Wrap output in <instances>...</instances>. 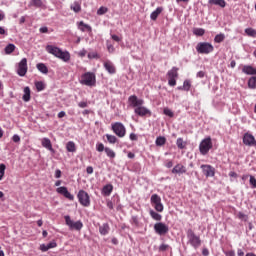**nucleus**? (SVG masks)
I'll list each match as a JSON object with an SVG mask.
<instances>
[{
  "mask_svg": "<svg viewBox=\"0 0 256 256\" xmlns=\"http://www.w3.org/2000/svg\"><path fill=\"white\" fill-rule=\"evenodd\" d=\"M23 101L28 103V101H31V89L27 86L24 88V95L22 96Z\"/></svg>",
  "mask_w": 256,
  "mask_h": 256,
  "instance_id": "nucleus-23",
  "label": "nucleus"
},
{
  "mask_svg": "<svg viewBox=\"0 0 256 256\" xmlns=\"http://www.w3.org/2000/svg\"><path fill=\"white\" fill-rule=\"evenodd\" d=\"M112 131L117 135V137L123 138L127 135V129L121 122H116L112 124Z\"/></svg>",
  "mask_w": 256,
  "mask_h": 256,
  "instance_id": "nucleus-9",
  "label": "nucleus"
},
{
  "mask_svg": "<svg viewBox=\"0 0 256 256\" xmlns=\"http://www.w3.org/2000/svg\"><path fill=\"white\" fill-rule=\"evenodd\" d=\"M107 11H109V9L107 7L101 6L97 10V15H105V13H107Z\"/></svg>",
  "mask_w": 256,
  "mask_h": 256,
  "instance_id": "nucleus-47",
  "label": "nucleus"
},
{
  "mask_svg": "<svg viewBox=\"0 0 256 256\" xmlns=\"http://www.w3.org/2000/svg\"><path fill=\"white\" fill-rule=\"evenodd\" d=\"M165 167H167V169H171V167H173V161L169 160L166 162Z\"/></svg>",
  "mask_w": 256,
  "mask_h": 256,
  "instance_id": "nucleus-61",
  "label": "nucleus"
},
{
  "mask_svg": "<svg viewBox=\"0 0 256 256\" xmlns=\"http://www.w3.org/2000/svg\"><path fill=\"white\" fill-rule=\"evenodd\" d=\"M28 70L29 67L27 66V58H23L17 65V75H19V77H25Z\"/></svg>",
  "mask_w": 256,
  "mask_h": 256,
  "instance_id": "nucleus-11",
  "label": "nucleus"
},
{
  "mask_svg": "<svg viewBox=\"0 0 256 256\" xmlns=\"http://www.w3.org/2000/svg\"><path fill=\"white\" fill-rule=\"evenodd\" d=\"M81 85H86V87H95V84L97 83V78L95 76V73L93 72H86L81 76L80 79Z\"/></svg>",
  "mask_w": 256,
  "mask_h": 256,
  "instance_id": "nucleus-3",
  "label": "nucleus"
},
{
  "mask_svg": "<svg viewBox=\"0 0 256 256\" xmlns=\"http://www.w3.org/2000/svg\"><path fill=\"white\" fill-rule=\"evenodd\" d=\"M86 172H87L88 175H93V167L92 166H88L86 168Z\"/></svg>",
  "mask_w": 256,
  "mask_h": 256,
  "instance_id": "nucleus-58",
  "label": "nucleus"
},
{
  "mask_svg": "<svg viewBox=\"0 0 256 256\" xmlns=\"http://www.w3.org/2000/svg\"><path fill=\"white\" fill-rule=\"evenodd\" d=\"M111 39H113V41H116V43H119L121 41V37H119L115 34L111 35Z\"/></svg>",
  "mask_w": 256,
  "mask_h": 256,
  "instance_id": "nucleus-53",
  "label": "nucleus"
},
{
  "mask_svg": "<svg viewBox=\"0 0 256 256\" xmlns=\"http://www.w3.org/2000/svg\"><path fill=\"white\" fill-rule=\"evenodd\" d=\"M35 87L37 91H43L45 89V83L43 81L35 82Z\"/></svg>",
  "mask_w": 256,
  "mask_h": 256,
  "instance_id": "nucleus-41",
  "label": "nucleus"
},
{
  "mask_svg": "<svg viewBox=\"0 0 256 256\" xmlns=\"http://www.w3.org/2000/svg\"><path fill=\"white\" fill-rule=\"evenodd\" d=\"M168 85L170 87H175L177 85V79L179 78V68L172 67L171 70L167 72Z\"/></svg>",
  "mask_w": 256,
  "mask_h": 256,
  "instance_id": "nucleus-7",
  "label": "nucleus"
},
{
  "mask_svg": "<svg viewBox=\"0 0 256 256\" xmlns=\"http://www.w3.org/2000/svg\"><path fill=\"white\" fill-rule=\"evenodd\" d=\"M107 51L108 53H115V46H113V44H111L109 41H107Z\"/></svg>",
  "mask_w": 256,
  "mask_h": 256,
  "instance_id": "nucleus-48",
  "label": "nucleus"
},
{
  "mask_svg": "<svg viewBox=\"0 0 256 256\" xmlns=\"http://www.w3.org/2000/svg\"><path fill=\"white\" fill-rule=\"evenodd\" d=\"M111 193H113V186L111 184L105 185L102 188V194H104L105 197H109V195H111Z\"/></svg>",
  "mask_w": 256,
  "mask_h": 256,
  "instance_id": "nucleus-24",
  "label": "nucleus"
},
{
  "mask_svg": "<svg viewBox=\"0 0 256 256\" xmlns=\"http://www.w3.org/2000/svg\"><path fill=\"white\" fill-rule=\"evenodd\" d=\"M55 178H56V179H61V170L57 169V170L55 171Z\"/></svg>",
  "mask_w": 256,
  "mask_h": 256,
  "instance_id": "nucleus-60",
  "label": "nucleus"
},
{
  "mask_svg": "<svg viewBox=\"0 0 256 256\" xmlns=\"http://www.w3.org/2000/svg\"><path fill=\"white\" fill-rule=\"evenodd\" d=\"M106 138L108 143H111L114 145V143H117V137L115 135L106 134Z\"/></svg>",
  "mask_w": 256,
  "mask_h": 256,
  "instance_id": "nucleus-39",
  "label": "nucleus"
},
{
  "mask_svg": "<svg viewBox=\"0 0 256 256\" xmlns=\"http://www.w3.org/2000/svg\"><path fill=\"white\" fill-rule=\"evenodd\" d=\"M249 89H256V76H252L248 80Z\"/></svg>",
  "mask_w": 256,
  "mask_h": 256,
  "instance_id": "nucleus-33",
  "label": "nucleus"
},
{
  "mask_svg": "<svg viewBox=\"0 0 256 256\" xmlns=\"http://www.w3.org/2000/svg\"><path fill=\"white\" fill-rule=\"evenodd\" d=\"M193 34L196 35L197 37H203L205 35V29H203V28H194L193 29Z\"/></svg>",
  "mask_w": 256,
  "mask_h": 256,
  "instance_id": "nucleus-35",
  "label": "nucleus"
},
{
  "mask_svg": "<svg viewBox=\"0 0 256 256\" xmlns=\"http://www.w3.org/2000/svg\"><path fill=\"white\" fill-rule=\"evenodd\" d=\"M48 249H55L57 247V242H50L47 244Z\"/></svg>",
  "mask_w": 256,
  "mask_h": 256,
  "instance_id": "nucleus-54",
  "label": "nucleus"
},
{
  "mask_svg": "<svg viewBox=\"0 0 256 256\" xmlns=\"http://www.w3.org/2000/svg\"><path fill=\"white\" fill-rule=\"evenodd\" d=\"M56 57L57 59H61V61H64V63H69V61H71V53H69V51L60 50L58 56Z\"/></svg>",
  "mask_w": 256,
  "mask_h": 256,
  "instance_id": "nucleus-18",
  "label": "nucleus"
},
{
  "mask_svg": "<svg viewBox=\"0 0 256 256\" xmlns=\"http://www.w3.org/2000/svg\"><path fill=\"white\" fill-rule=\"evenodd\" d=\"M78 107H80L81 109H85V107H88V104L87 102L82 101L78 104Z\"/></svg>",
  "mask_w": 256,
  "mask_h": 256,
  "instance_id": "nucleus-57",
  "label": "nucleus"
},
{
  "mask_svg": "<svg viewBox=\"0 0 256 256\" xmlns=\"http://www.w3.org/2000/svg\"><path fill=\"white\" fill-rule=\"evenodd\" d=\"M137 139H138L137 134H135V133L130 134V140L131 141H137Z\"/></svg>",
  "mask_w": 256,
  "mask_h": 256,
  "instance_id": "nucleus-59",
  "label": "nucleus"
},
{
  "mask_svg": "<svg viewBox=\"0 0 256 256\" xmlns=\"http://www.w3.org/2000/svg\"><path fill=\"white\" fill-rule=\"evenodd\" d=\"M79 29L80 31H83V32L88 31L89 33H91L92 31L91 26L89 24H85V22L83 21L79 22Z\"/></svg>",
  "mask_w": 256,
  "mask_h": 256,
  "instance_id": "nucleus-29",
  "label": "nucleus"
},
{
  "mask_svg": "<svg viewBox=\"0 0 256 256\" xmlns=\"http://www.w3.org/2000/svg\"><path fill=\"white\" fill-rule=\"evenodd\" d=\"M196 51L201 55H209V53H213V51H215V47H213L209 42H199L196 45Z\"/></svg>",
  "mask_w": 256,
  "mask_h": 256,
  "instance_id": "nucleus-4",
  "label": "nucleus"
},
{
  "mask_svg": "<svg viewBox=\"0 0 256 256\" xmlns=\"http://www.w3.org/2000/svg\"><path fill=\"white\" fill-rule=\"evenodd\" d=\"M0 35H3V36L7 35V30L3 26H0Z\"/></svg>",
  "mask_w": 256,
  "mask_h": 256,
  "instance_id": "nucleus-56",
  "label": "nucleus"
},
{
  "mask_svg": "<svg viewBox=\"0 0 256 256\" xmlns=\"http://www.w3.org/2000/svg\"><path fill=\"white\" fill-rule=\"evenodd\" d=\"M200 169H202V173L205 177H215V168L213 166L209 164H202Z\"/></svg>",
  "mask_w": 256,
  "mask_h": 256,
  "instance_id": "nucleus-13",
  "label": "nucleus"
},
{
  "mask_svg": "<svg viewBox=\"0 0 256 256\" xmlns=\"http://www.w3.org/2000/svg\"><path fill=\"white\" fill-rule=\"evenodd\" d=\"M99 55L97 53H89L88 54V59H97Z\"/></svg>",
  "mask_w": 256,
  "mask_h": 256,
  "instance_id": "nucleus-55",
  "label": "nucleus"
},
{
  "mask_svg": "<svg viewBox=\"0 0 256 256\" xmlns=\"http://www.w3.org/2000/svg\"><path fill=\"white\" fill-rule=\"evenodd\" d=\"M66 149H67L68 153H75L77 151V147L75 146V142L69 141L66 144Z\"/></svg>",
  "mask_w": 256,
  "mask_h": 256,
  "instance_id": "nucleus-28",
  "label": "nucleus"
},
{
  "mask_svg": "<svg viewBox=\"0 0 256 256\" xmlns=\"http://www.w3.org/2000/svg\"><path fill=\"white\" fill-rule=\"evenodd\" d=\"M237 217L241 221H248V219H249V216H247V214H245L243 212H238Z\"/></svg>",
  "mask_w": 256,
  "mask_h": 256,
  "instance_id": "nucleus-45",
  "label": "nucleus"
},
{
  "mask_svg": "<svg viewBox=\"0 0 256 256\" xmlns=\"http://www.w3.org/2000/svg\"><path fill=\"white\" fill-rule=\"evenodd\" d=\"M250 185L252 186V189H256V179H255V176H250Z\"/></svg>",
  "mask_w": 256,
  "mask_h": 256,
  "instance_id": "nucleus-50",
  "label": "nucleus"
},
{
  "mask_svg": "<svg viewBox=\"0 0 256 256\" xmlns=\"http://www.w3.org/2000/svg\"><path fill=\"white\" fill-rule=\"evenodd\" d=\"M12 141L14 143H19L21 141V137H19V135L15 134L13 137H12Z\"/></svg>",
  "mask_w": 256,
  "mask_h": 256,
  "instance_id": "nucleus-52",
  "label": "nucleus"
},
{
  "mask_svg": "<svg viewBox=\"0 0 256 256\" xmlns=\"http://www.w3.org/2000/svg\"><path fill=\"white\" fill-rule=\"evenodd\" d=\"M208 5H217L218 7H221V9H225V7H227V2H225V0H209Z\"/></svg>",
  "mask_w": 256,
  "mask_h": 256,
  "instance_id": "nucleus-21",
  "label": "nucleus"
},
{
  "mask_svg": "<svg viewBox=\"0 0 256 256\" xmlns=\"http://www.w3.org/2000/svg\"><path fill=\"white\" fill-rule=\"evenodd\" d=\"M197 77H199L200 79H203V77H205V72L199 71V72L197 73Z\"/></svg>",
  "mask_w": 256,
  "mask_h": 256,
  "instance_id": "nucleus-63",
  "label": "nucleus"
},
{
  "mask_svg": "<svg viewBox=\"0 0 256 256\" xmlns=\"http://www.w3.org/2000/svg\"><path fill=\"white\" fill-rule=\"evenodd\" d=\"M42 146L45 147V149H48V151H53V145L51 144V140L49 138L42 139Z\"/></svg>",
  "mask_w": 256,
  "mask_h": 256,
  "instance_id": "nucleus-27",
  "label": "nucleus"
},
{
  "mask_svg": "<svg viewBox=\"0 0 256 256\" xmlns=\"http://www.w3.org/2000/svg\"><path fill=\"white\" fill-rule=\"evenodd\" d=\"M224 41H225V34L223 33L216 35L214 38L215 43H223Z\"/></svg>",
  "mask_w": 256,
  "mask_h": 256,
  "instance_id": "nucleus-37",
  "label": "nucleus"
},
{
  "mask_svg": "<svg viewBox=\"0 0 256 256\" xmlns=\"http://www.w3.org/2000/svg\"><path fill=\"white\" fill-rule=\"evenodd\" d=\"M47 53H50V55H54V57H57L59 53L61 52V48L53 46V45H47L46 46Z\"/></svg>",
  "mask_w": 256,
  "mask_h": 256,
  "instance_id": "nucleus-19",
  "label": "nucleus"
},
{
  "mask_svg": "<svg viewBox=\"0 0 256 256\" xmlns=\"http://www.w3.org/2000/svg\"><path fill=\"white\" fill-rule=\"evenodd\" d=\"M104 151H105L107 157H109L110 159H115L116 154H115V151H113V149L106 147Z\"/></svg>",
  "mask_w": 256,
  "mask_h": 256,
  "instance_id": "nucleus-36",
  "label": "nucleus"
},
{
  "mask_svg": "<svg viewBox=\"0 0 256 256\" xmlns=\"http://www.w3.org/2000/svg\"><path fill=\"white\" fill-rule=\"evenodd\" d=\"M109 231H111V228L108 223H104L99 227L100 235H109Z\"/></svg>",
  "mask_w": 256,
  "mask_h": 256,
  "instance_id": "nucleus-22",
  "label": "nucleus"
},
{
  "mask_svg": "<svg viewBox=\"0 0 256 256\" xmlns=\"http://www.w3.org/2000/svg\"><path fill=\"white\" fill-rule=\"evenodd\" d=\"M154 231L157 235H167L169 233V226L163 222H158L154 225Z\"/></svg>",
  "mask_w": 256,
  "mask_h": 256,
  "instance_id": "nucleus-12",
  "label": "nucleus"
},
{
  "mask_svg": "<svg viewBox=\"0 0 256 256\" xmlns=\"http://www.w3.org/2000/svg\"><path fill=\"white\" fill-rule=\"evenodd\" d=\"M104 69L107 70V72L110 75H115L117 73V68L115 67V64L111 62L110 60L104 62Z\"/></svg>",
  "mask_w": 256,
  "mask_h": 256,
  "instance_id": "nucleus-16",
  "label": "nucleus"
},
{
  "mask_svg": "<svg viewBox=\"0 0 256 256\" xmlns=\"http://www.w3.org/2000/svg\"><path fill=\"white\" fill-rule=\"evenodd\" d=\"M5 169H7V166H5V164H0V181L5 177Z\"/></svg>",
  "mask_w": 256,
  "mask_h": 256,
  "instance_id": "nucleus-44",
  "label": "nucleus"
},
{
  "mask_svg": "<svg viewBox=\"0 0 256 256\" xmlns=\"http://www.w3.org/2000/svg\"><path fill=\"white\" fill-rule=\"evenodd\" d=\"M176 145L178 149H185L187 147V141H184L183 138H178L176 140Z\"/></svg>",
  "mask_w": 256,
  "mask_h": 256,
  "instance_id": "nucleus-30",
  "label": "nucleus"
},
{
  "mask_svg": "<svg viewBox=\"0 0 256 256\" xmlns=\"http://www.w3.org/2000/svg\"><path fill=\"white\" fill-rule=\"evenodd\" d=\"M31 5H33V7H43V0H31Z\"/></svg>",
  "mask_w": 256,
  "mask_h": 256,
  "instance_id": "nucleus-42",
  "label": "nucleus"
},
{
  "mask_svg": "<svg viewBox=\"0 0 256 256\" xmlns=\"http://www.w3.org/2000/svg\"><path fill=\"white\" fill-rule=\"evenodd\" d=\"M191 89V81L185 80L183 83V91H189Z\"/></svg>",
  "mask_w": 256,
  "mask_h": 256,
  "instance_id": "nucleus-46",
  "label": "nucleus"
},
{
  "mask_svg": "<svg viewBox=\"0 0 256 256\" xmlns=\"http://www.w3.org/2000/svg\"><path fill=\"white\" fill-rule=\"evenodd\" d=\"M164 115H166L167 117L173 118L175 117V114L173 113V111L169 108H164L163 110Z\"/></svg>",
  "mask_w": 256,
  "mask_h": 256,
  "instance_id": "nucleus-43",
  "label": "nucleus"
},
{
  "mask_svg": "<svg viewBox=\"0 0 256 256\" xmlns=\"http://www.w3.org/2000/svg\"><path fill=\"white\" fill-rule=\"evenodd\" d=\"M242 73L245 75H256V68L251 65L242 66Z\"/></svg>",
  "mask_w": 256,
  "mask_h": 256,
  "instance_id": "nucleus-20",
  "label": "nucleus"
},
{
  "mask_svg": "<svg viewBox=\"0 0 256 256\" xmlns=\"http://www.w3.org/2000/svg\"><path fill=\"white\" fill-rule=\"evenodd\" d=\"M64 219L71 231H81L83 229V222H81V220L74 222L69 215L64 216Z\"/></svg>",
  "mask_w": 256,
  "mask_h": 256,
  "instance_id": "nucleus-6",
  "label": "nucleus"
},
{
  "mask_svg": "<svg viewBox=\"0 0 256 256\" xmlns=\"http://www.w3.org/2000/svg\"><path fill=\"white\" fill-rule=\"evenodd\" d=\"M186 235L188 243L191 245V247H193L194 249H199V247H201V237L197 236L193 229H188Z\"/></svg>",
  "mask_w": 256,
  "mask_h": 256,
  "instance_id": "nucleus-2",
  "label": "nucleus"
},
{
  "mask_svg": "<svg viewBox=\"0 0 256 256\" xmlns=\"http://www.w3.org/2000/svg\"><path fill=\"white\" fill-rule=\"evenodd\" d=\"M245 33L248 37H256V30L253 28H246Z\"/></svg>",
  "mask_w": 256,
  "mask_h": 256,
  "instance_id": "nucleus-40",
  "label": "nucleus"
},
{
  "mask_svg": "<svg viewBox=\"0 0 256 256\" xmlns=\"http://www.w3.org/2000/svg\"><path fill=\"white\" fill-rule=\"evenodd\" d=\"M149 213L152 219H154V221H161V219H163V216H161V214L155 212L154 210H150Z\"/></svg>",
  "mask_w": 256,
  "mask_h": 256,
  "instance_id": "nucleus-31",
  "label": "nucleus"
},
{
  "mask_svg": "<svg viewBox=\"0 0 256 256\" xmlns=\"http://www.w3.org/2000/svg\"><path fill=\"white\" fill-rule=\"evenodd\" d=\"M172 173L174 175H183L187 173V168L183 164L179 163L174 166Z\"/></svg>",
  "mask_w": 256,
  "mask_h": 256,
  "instance_id": "nucleus-17",
  "label": "nucleus"
},
{
  "mask_svg": "<svg viewBox=\"0 0 256 256\" xmlns=\"http://www.w3.org/2000/svg\"><path fill=\"white\" fill-rule=\"evenodd\" d=\"M128 103L134 108V113L138 115V117H151V110L143 106L145 103L143 99H138L136 95H132L128 98Z\"/></svg>",
  "mask_w": 256,
  "mask_h": 256,
  "instance_id": "nucleus-1",
  "label": "nucleus"
},
{
  "mask_svg": "<svg viewBox=\"0 0 256 256\" xmlns=\"http://www.w3.org/2000/svg\"><path fill=\"white\" fill-rule=\"evenodd\" d=\"M243 143H244V145H246L248 147H256L255 136H253L249 132L245 133L243 136Z\"/></svg>",
  "mask_w": 256,
  "mask_h": 256,
  "instance_id": "nucleus-14",
  "label": "nucleus"
},
{
  "mask_svg": "<svg viewBox=\"0 0 256 256\" xmlns=\"http://www.w3.org/2000/svg\"><path fill=\"white\" fill-rule=\"evenodd\" d=\"M79 57H85L87 55V50L83 49L78 53Z\"/></svg>",
  "mask_w": 256,
  "mask_h": 256,
  "instance_id": "nucleus-62",
  "label": "nucleus"
},
{
  "mask_svg": "<svg viewBox=\"0 0 256 256\" xmlns=\"http://www.w3.org/2000/svg\"><path fill=\"white\" fill-rule=\"evenodd\" d=\"M36 69H38V71H40V73H43L44 75H47V73H49V68H47V65H45L44 63H38L36 65Z\"/></svg>",
  "mask_w": 256,
  "mask_h": 256,
  "instance_id": "nucleus-26",
  "label": "nucleus"
},
{
  "mask_svg": "<svg viewBox=\"0 0 256 256\" xmlns=\"http://www.w3.org/2000/svg\"><path fill=\"white\" fill-rule=\"evenodd\" d=\"M105 145H103V143H97L96 144V150L99 152V153H103V151H105Z\"/></svg>",
  "mask_w": 256,
  "mask_h": 256,
  "instance_id": "nucleus-49",
  "label": "nucleus"
},
{
  "mask_svg": "<svg viewBox=\"0 0 256 256\" xmlns=\"http://www.w3.org/2000/svg\"><path fill=\"white\" fill-rule=\"evenodd\" d=\"M167 249H169V245L168 244H162V245L159 246V251L160 252L167 251Z\"/></svg>",
  "mask_w": 256,
  "mask_h": 256,
  "instance_id": "nucleus-51",
  "label": "nucleus"
},
{
  "mask_svg": "<svg viewBox=\"0 0 256 256\" xmlns=\"http://www.w3.org/2000/svg\"><path fill=\"white\" fill-rule=\"evenodd\" d=\"M226 256H235V251L231 250L226 252Z\"/></svg>",
  "mask_w": 256,
  "mask_h": 256,
  "instance_id": "nucleus-64",
  "label": "nucleus"
},
{
  "mask_svg": "<svg viewBox=\"0 0 256 256\" xmlns=\"http://www.w3.org/2000/svg\"><path fill=\"white\" fill-rule=\"evenodd\" d=\"M160 13H163V7L156 8L150 15L152 21H157V17H159Z\"/></svg>",
  "mask_w": 256,
  "mask_h": 256,
  "instance_id": "nucleus-25",
  "label": "nucleus"
},
{
  "mask_svg": "<svg viewBox=\"0 0 256 256\" xmlns=\"http://www.w3.org/2000/svg\"><path fill=\"white\" fill-rule=\"evenodd\" d=\"M165 143H167V139L163 136L157 137L156 138V145L158 147H163V145H165Z\"/></svg>",
  "mask_w": 256,
  "mask_h": 256,
  "instance_id": "nucleus-34",
  "label": "nucleus"
},
{
  "mask_svg": "<svg viewBox=\"0 0 256 256\" xmlns=\"http://www.w3.org/2000/svg\"><path fill=\"white\" fill-rule=\"evenodd\" d=\"M13 51H15V46H14V44H8V45L5 47V53H6V55H11V53H13Z\"/></svg>",
  "mask_w": 256,
  "mask_h": 256,
  "instance_id": "nucleus-38",
  "label": "nucleus"
},
{
  "mask_svg": "<svg viewBox=\"0 0 256 256\" xmlns=\"http://www.w3.org/2000/svg\"><path fill=\"white\" fill-rule=\"evenodd\" d=\"M56 191H57V193H59V195H63V197H65L69 201H74V199H75V196H73V194H71L70 191L67 190V187H65V186H61V187L57 188Z\"/></svg>",
  "mask_w": 256,
  "mask_h": 256,
  "instance_id": "nucleus-15",
  "label": "nucleus"
},
{
  "mask_svg": "<svg viewBox=\"0 0 256 256\" xmlns=\"http://www.w3.org/2000/svg\"><path fill=\"white\" fill-rule=\"evenodd\" d=\"M211 149H213V141L211 140V137L208 136L200 142L199 151L201 155H207Z\"/></svg>",
  "mask_w": 256,
  "mask_h": 256,
  "instance_id": "nucleus-5",
  "label": "nucleus"
},
{
  "mask_svg": "<svg viewBox=\"0 0 256 256\" xmlns=\"http://www.w3.org/2000/svg\"><path fill=\"white\" fill-rule=\"evenodd\" d=\"M151 205L154 206L155 211L158 213H163V203H161V196H158L157 194H153L150 198Z\"/></svg>",
  "mask_w": 256,
  "mask_h": 256,
  "instance_id": "nucleus-10",
  "label": "nucleus"
},
{
  "mask_svg": "<svg viewBox=\"0 0 256 256\" xmlns=\"http://www.w3.org/2000/svg\"><path fill=\"white\" fill-rule=\"evenodd\" d=\"M78 201L82 207H90L91 206V197H89V193L85 190H80L77 194Z\"/></svg>",
  "mask_w": 256,
  "mask_h": 256,
  "instance_id": "nucleus-8",
  "label": "nucleus"
},
{
  "mask_svg": "<svg viewBox=\"0 0 256 256\" xmlns=\"http://www.w3.org/2000/svg\"><path fill=\"white\" fill-rule=\"evenodd\" d=\"M70 9L74 11V13H80L81 11V4L79 2H74L71 6Z\"/></svg>",
  "mask_w": 256,
  "mask_h": 256,
  "instance_id": "nucleus-32",
  "label": "nucleus"
}]
</instances>
